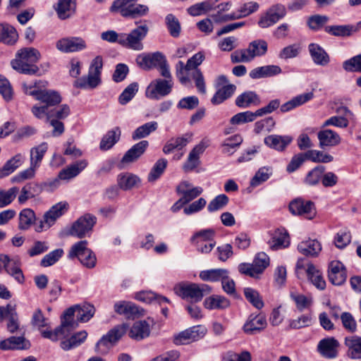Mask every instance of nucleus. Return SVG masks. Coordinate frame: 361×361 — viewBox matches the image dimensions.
<instances>
[{
	"label": "nucleus",
	"instance_id": "f257e3e1",
	"mask_svg": "<svg viewBox=\"0 0 361 361\" xmlns=\"http://www.w3.org/2000/svg\"><path fill=\"white\" fill-rule=\"evenodd\" d=\"M94 311V306L90 304L78 305L68 308L61 317V325L56 328V334L70 333L77 327L78 324L73 320L75 313L78 321L86 322L93 317Z\"/></svg>",
	"mask_w": 361,
	"mask_h": 361
},
{
	"label": "nucleus",
	"instance_id": "f03ea898",
	"mask_svg": "<svg viewBox=\"0 0 361 361\" xmlns=\"http://www.w3.org/2000/svg\"><path fill=\"white\" fill-rule=\"evenodd\" d=\"M39 51L32 47L21 49L16 54V58L11 61L12 68L18 72L27 75H35L39 68L34 63L40 59Z\"/></svg>",
	"mask_w": 361,
	"mask_h": 361
},
{
	"label": "nucleus",
	"instance_id": "7ed1b4c3",
	"mask_svg": "<svg viewBox=\"0 0 361 361\" xmlns=\"http://www.w3.org/2000/svg\"><path fill=\"white\" fill-rule=\"evenodd\" d=\"M175 293L183 299L196 303L202 300L204 295L212 293V288L207 284L183 282L174 287Z\"/></svg>",
	"mask_w": 361,
	"mask_h": 361
},
{
	"label": "nucleus",
	"instance_id": "20e7f679",
	"mask_svg": "<svg viewBox=\"0 0 361 361\" xmlns=\"http://www.w3.org/2000/svg\"><path fill=\"white\" fill-rule=\"evenodd\" d=\"M137 27L128 34H120L119 44L133 50L140 51L143 49L142 41L147 36L149 27L147 21L136 23Z\"/></svg>",
	"mask_w": 361,
	"mask_h": 361
},
{
	"label": "nucleus",
	"instance_id": "39448f33",
	"mask_svg": "<svg viewBox=\"0 0 361 361\" xmlns=\"http://www.w3.org/2000/svg\"><path fill=\"white\" fill-rule=\"evenodd\" d=\"M103 61L101 56H96L91 62L87 76L78 78L74 86L78 88L90 90L97 87L101 82V72Z\"/></svg>",
	"mask_w": 361,
	"mask_h": 361
},
{
	"label": "nucleus",
	"instance_id": "423d86ee",
	"mask_svg": "<svg viewBox=\"0 0 361 361\" xmlns=\"http://www.w3.org/2000/svg\"><path fill=\"white\" fill-rule=\"evenodd\" d=\"M110 11L119 12L123 17L136 18L145 16L149 8L145 5L137 4V0H116L113 2Z\"/></svg>",
	"mask_w": 361,
	"mask_h": 361
},
{
	"label": "nucleus",
	"instance_id": "0eeeda50",
	"mask_svg": "<svg viewBox=\"0 0 361 361\" xmlns=\"http://www.w3.org/2000/svg\"><path fill=\"white\" fill-rule=\"evenodd\" d=\"M40 83H42V86L44 87L47 82L39 81L35 82L34 85L25 86L26 93L35 97L37 100L44 103V106H47V108L59 104L61 98L57 92L48 90H37Z\"/></svg>",
	"mask_w": 361,
	"mask_h": 361
},
{
	"label": "nucleus",
	"instance_id": "6e6552de",
	"mask_svg": "<svg viewBox=\"0 0 361 361\" xmlns=\"http://www.w3.org/2000/svg\"><path fill=\"white\" fill-rule=\"evenodd\" d=\"M87 241L81 240L75 243L68 252V257H77L81 264L87 268H93L97 262L96 256L93 252L87 248Z\"/></svg>",
	"mask_w": 361,
	"mask_h": 361
},
{
	"label": "nucleus",
	"instance_id": "1a4fd4ad",
	"mask_svg": "<svg viewBox=\"0 0 361 361\" xmlns=\"http://www.w3.org/2000/svg\"><path fill=\"white\" fill-rule=\"evenodd\" d=\"M68 209V204L66 202H60L53 205L49 211L43 216V219L40 220L35 227V231L38 233L43 230L49 228L54 224L56 221L63 215Z\"/></svg>",
	"mask_w": 361,
	"mask_h": 361
},
{
	"label": "nucleus",
	"instance_id": "9d476101",
	"mask_svg": "<svg viewBox=\"0 0 361 361\" xmlns=\"http://www.w3.org/2000/svg\"><path fill=\"white\" fill-rule=\"evenodd\" d=\"M96 221L97 219L94 216L90 214H85L72 224L67 234L78 238H82L92 231Z\"/></svg>",
	"mask_w": 361,
	"mask_h": 361
},
{
	"label": "nucleus",
	"instance_id": "9b49d317",
	"mask_svg": "<svg viewBox=\"0 0 361 361\" xmlns=\"http://www.w3.org/2000/svg\"><path fill=\"white\" fill-rule=\"evenodd\" d=\"M173 86V80L158 78L150 82L146 90V95L152 99H159L169 94Z\"/></svg>",
	"mask_w": 361,
	"mask_h": 361
},
{
	"label": "nucleus",
	"instance_id": "f8f14e48",
	"mask_svg": "<svg viewBox=\"0 0 361 361\" xmlns=\"http://www.w3.org/2000/svg\"><path fill=\"white\" fill-rule=\"evenodd\" d=\"M207 333V329L202 325L194 326L176 335L173 342L176 345H184L202 338Z\"/></svg>",
	"mask_w": 361,
	"mask_h": 361
},
{
	"label": "nucleus",
	"instance_id": "ddd939ff",
	"mask_svg": "<svg viewBox=\"0 0 361 361\" xmlns=\"http://www.w3.org/2000/svg\"><path fill=\"white\" fill-rule=\"evenodd\" d=\"M286 8L282 4H276L270 8L258 21V25L262 28L269 27L276 23L286 15Z\"/></svg>",
	"mask_w": 361,
	"mask_h": 361
},
{
	"label": "nucleus",
	"instance_id": "4468645a",
	"mask_svg": "<svg viewBox=\"0 0 361 361\" xmlns=\"http://www.w3.org/2000/svg\"><path fill=\"white\" fill-rule=\"evenodd\" d=\"M289 210L294 215H303L309 219H312L316 213L314 204L312 201H305L301 198L291 201Z\"/></svg>",
	"mask_w": 361,
	"mask_h": 361
},
{
	"label": "nucleus",
	"instance_id": "2eb2a0df",
	"mask_svg": "<svg viewBox=\"0 0 361 361\" xmlns=\"http://www.w3.org/2000/svg\"><path fill=\"white\" fill-rule=\"evenodd\" d=\"M338 341L334 337L322 339L317 345L318 353L324 357L333 359L338 355Z\"/></svg>",
	"mask_w": 361,
	"mask_h": 361
},
{
	"label": "nucleus",
	"instance_id": "dca6fc26",
	"mask_svg": "<svg viewBox=\"0 0 361 361\" xmlns=\"http://www.w3.org/2000/svg\"><path fill=\"white\" fill-rule=\"evenodd\" d=\"M154 324V319L149 317L147 320L135 322L130 329L129 336L137 341L148 337L150 334V326Z\"/></svg>",
	"mask_w": 361,
	"mask_h": 361
},
{
	"label": "nucleus",
	"instance_id": "f3484780",
	"mask_svg": "<svg viewBox=\"0 0 361 361\" xmlns=\"http://www.w3.org/2000/svg\"><path fill=\"white\" fill-rule=\"evenodd\" d=\"M329 281L335 286H341L347 279L346 269L339 261H333L330 263L328 273Z\"/></svg>",
	"mask_w": 361,
	"mask_h": 361
},
{
	"label": "nucleus",
	"instance_id": "a211bd4d",
	"mask_svg": "<svg viewBox=\"0 0 361 361\" xmlns=\"http://www.w3.org/2000/svg\"><path fill=\"white\" fill-rule=\"evenodd\" d=\"M209 146V140H202L190 152L186 162L183 165L185 171H192L200 164V155L204 152Z\"/></svg>",
	"mask_w": 361,
	"mask_h": 361
},
{
	"label": "nucleus",
	"instance_id": "6ab92c4d",
	"mask_svg": "<svg viewBox=\"0 0 361 361\" xmlns=\"http://www.w3.org/2000/svg\"><path fill=\"white\" fill-rule=\"evenodd\" d=\"M56 48L63 52H73L86 47L85 41L81 38H63L56 42Z\"/></svg>",
	"mask_w": 361,
	"mask_h": 361
},
{
	"label": "nucleus",
	"instance_id": "aec40b11",
	"mask_svg": "<svg viewBox=\"0 0 361 361\" xmlns=\"http://www.w3.org/2000/svg\"><path fill=\"white\" fill-rule=\"evenodd\" d=\"M267 325V322L265 317L251 314L243 325V329L245 334L252 335L262 331L266 328Z\"/></svg>",
	"mask_w": 361,
	"mask_h": 361
},
{
	"label": "nucleus",
	"instance_id": "412c9836",
	"mask_svg": "<svg viewBox=\"0 0 361 361\" xmlns=\"http://www.w3.org/2000/svg\"><path fill=\"white\" fill-rule=\"evenodd\" d=\"M308 51L313 62L318 66H326L330 62V57L323 47L316 43L308 45Z\"/></svg>",
	"mask_w": 361,
	"mask_h": 361
},
{
	"label": "nucleus",
	"instance_id": "4be33fe9",
	"mask_svg": "<svg viewBox=\"0 0 361 361\" xmlns=\"http://www.w3.org/2000/svg\"><path fill=\"white\" fill-rule=\"evenodd\" d=\"M293 138L289 135H270L267 136L264 144L276 151L283 152L292 142Z\"/></svg>",
	"mask_w": 361,
	"mask_h": 361
},
{
	"label": "nucleus",
	"instance_id": "5701e85b",
	"mask_svg": "<svg viewBox=\"0 0 361 361\" xmlns=\"http://www.w3.org/2000/svg\"><path fill=\"white\" fill-rule=\"evenodd\" d=\"M176 192L182 195L181 197L188 204L202 194L203 189L201 187L192 188L189 182L183 181L177 186Z\"/></svg>",
	"mask_w": 361,
	"mask_h": 361
},
{
	"label": "nucleus",
	"instance_id": "b1692460",
	"mask_svg": "<svg viewBox=\"0 0 361 361\" xmlns=\"http://www.w3.org/2000/svg\"><path fill=\"white\" fill-rule=\"evenodd\" d=\"M282 70L276 65H267L255 68L250 71L249 75L252 79L270 78L281 73Z\"/></svg>",
	"mask_w": 361,
	"mask_h": 361
},
{
	"label": "nucleus",
	"instance_id": "393cba45",
	"mask_svg": "<svg viewBox=\"0 0 361 361\" xmlns=\"http://www.w3.org/2000/svg\"><path fill=\"white\" fill-rule=\"evenodd\" d=\"M87 166V161L85 159L79 160L62 169L59 173V177L61 180H70L77 176Z\"/></svg>",
	"mask_w": 361,
	"mask_h": 361
},
{
	"label": "nucleus",
	"instance_id": "a878e982",
	"mask_svg": "<svg viewBox=\"0 0 361 361\" xmlns=\"http://www.w3.org/2000/svg\"><path fill=\"white\" fill-rule=\"evenodd\" d=\"M268 243L271 250L285 248L290 243L288 233L284 228H278L274 232Z\"/></svg>",
	"mask_w": 361,
	"mask_h": 361
},
{
	"label": "nucleus",
	"instance_id": "bb28decb",
	"mask_svg": "<svg viewBox=\"0 0 361 361\" xmlns=\"http://www.w3.org/2000/svg\"><path fill=\"white\" fill-rule=\"evenodd\" d=\"M317 137L321 148L336 146L341 142L339 135L330 129L320 130L317 134Z\"/></svg>",
	"mask_w": 361,
	"mask_h": 361
},
{
	"label": "nucleus",
	"instance_id": "cd10ccee",
	"mask_svg": "<svg viewBox=\"0 0 361 361\" xmlns=\"http://www.w3.org/2000/svg\"><path fill=\"white\" fill-rule=\"evenodd\" d=\"M203 305L206 309L209 310H222L229 307L231 302L228 299L223 295H212L204 299Z\"/></svg>",
	"mask_w": 361,
	"mask_h": 361
},
{
	"label": "nucleus",
	"instance_id": "c85d7f7f",
	"mask_svg": "<svg viewBox=\"0 0 361 361\" xmlns=\"http://www.w3.org/2000/svg\"><path fill=\"white\" fill-rule=\"evenodd\" d=\"M298 250L305 256L317 257L322 250V245L315 239H308L300 242L298 245Z\"/></svg>",
	"mask_w": 361,
	"mask_h": 361
},
{
	"label": "nucleus",
	"instance_id": "c756f323",
	"mask_svg": "<svg viewBox=\"0 0 361 361\" xmlns=\"http://www.w3.org/2000/svg\"><path fill=\"white\" fill-rule=\"evenodd\" d=\"M149 145L147 140H142L134 145L128 149L121 159L122 163H132L135 161L146 150Z\"/></svg>",
	"mask_w": 361,
	"mask_h": 361
},
{
	"label": "nucleus",
	"instance_id": "7c9ffc66",
	"mask_svg": "<svg viewBox=\"0 0 361 361\" xmlns=\"http://www.w3.org/2000/svg\"><path fill=\"white\" fill-rule=\"evenodd\" d=\"M30 343L23 336H11L0 342L1 350H24L27 349Z\"/></svg>",
	"mask_w": 361,
	"mask_h": 361
},
{
	"label": "nucleus",
	"instance_id": "2f4dec72",
	"mask_svg": "<svg viewBox=\"0 0 361 361\" xmlns=\"http://www.w3.org/2000/svg\"><path fill=\"white\" fill-rule=\"evenodd\" d=\"M324 31L334 37H346L356 32L357 28L352 25H335L326 26Z\"/></svg>",
	"mask_w": 361,
	"mask_h": 361
},
{
	"label": "nucleus",
	"instance_id": "473e14b6",
	"mask_svg": "<svg viewBox=\"0 0 361 361\" xmlns=\"http://www.w3.org/2000/svg\"><path fill=\"white\" fill-rule=\"evenodd\" d=\"M121 130L116 127L109 130L102 138L99 149L102 151H106L113 147V146L120 140Z\"/></svg>",
	"mask_w": 361,
	"mask_h": 361
},
{
	"label": "nucleus",
	"instance_id": "72a5a7b5",
	"mask_svg": "<svg viewBox=\"0 0 361 361\" xmlns=\"http://www.w3.org/2000/svg\"><path fill=\"white\" fill-rule=\"evenodd\" d=\"M18 38V35L13 26L6 23H0V42L6 44H14Z\"/></svg>",
	"mask_w": 361,
	"mask_h": 361
},
{
	"label": "nucleus",
	"instance_id": "f704fd0d",
	"mask_svg": "<svg viewBox=\"0 0 361 361\" xmlns=\"http://www.w3.org/2000/svg\"><path fill=\"white\" fill-rule=\"evenodd\" d=\"M260 99L258 95L252 91H247L238 95L235 101V104L240 108H248L252 105L257 106L259 104Z\"/></svg>",
	"mask_w": 361,
	"mask_h": 361
},
{
	"label": "nucleus",
	"instance_id": "c9c22d12",
	"mask_svg": "<svg viewBox=\"0 0 361 361\" xmlns=\"http://www.w3.org/2000/svg\"><path fill=\"white\" fill-rule=\"evenodd\" d=\"M140 178L133 173H125L118 175L117 183L119 188L123 190H129L137 187L140 183Z\"/></svg>",
	"mask_w": 361,
	"mask_h": 361
},
{
	"label": "nucleus",
	"instance_id": "e433bc0d",
	"mask_svg": "<svg viewBox=\"0 0 361 361\" xmlns=\"http://www.w3.org/2000/svg\"><path fill=\"white\" fill-rule=\"evenodd\" d=\"M56 11L61 20L70 18L75 11V0H59Z\"/></svg>",
	"mask_w": 361,
	"mask_h": 361
},
{
	"label": "nucleus",
	"instance_id": "4c0bfd02",
	"mask_svg": "<svg viewBox=\"0 0 361 361\" xmlns=\"http://www.w3.org/2000/svg\"><path fill=\"white\" fill-rule=\"evenodd\" d=\"M308 279L319 290H323L326 288V281H324L322 273L312 264H308L306 269Z\"/></svg>",
	"mask_w": 361,
	"mask_h": 361
},
{
	"label": "nucleus",
	"instance_id": "58836bf2",
	"mask_svg": "<svg viewBox=\"0 0 361 361\" xmlns=\"http://www.w3.org/2000/svg\"><path fill=\"white\" fill-rule=\"evenodd\" d=\"M313 97L312 92L302 94L293 97L292 99L280 106L281 112H288L308 102Z\"/></svg>",
	"mask_w": 361,
	"mask_h": 361
},
{
	"label": "nucleus",
	"instance_id": "ea45409f",
	"mask_svg": "<svg viewBox=\"0 0 361 361\" xmlns=\"http://www.w3.org/2000/svg\"><path fill=\"white\" fill-rule=\"evenodd\" d=\"M345 344L348 348V353L350 358H361V337L356 336L346 337Z\"/></svg>",
	"mask_w": 361,
	"mask_h": 361
},
{
	"label": "nucleus",
	"instance_id": "a19ab883",
	"mask_svg": "<svg viewBox=\"0 0 361 361\" xmlns=\"http://www.w3.org/2000/svg\"><path fill=\"white\" fill-rule=\"evenodd\" d=\"M135 298L137 300L145 302L152 303L153 302H157L161 305L163 302L169 303L170 300L162 295H159L157 293L152 291H141L135 294Z\"/></svg>",
	"mask_w": 361,
	"mask_h": 361
},
{
	"label": "nucleus",
	"instance_id": "79ce46f5",
	"mask_svg": "<svg viewBox=\"0 0 361 361\" xmlns=\"http://www.w3.org/2000/svg\"><path fill=\"white\" fill-rule=\"evenodd\" d=\"M235 89V85L232 84L223 86L216 92L211 99L212 103L214 105L221 104L233 94Z\"/></svg>",
	"mask_w": 361,
	"mask_h": 361
},
{
	"label": "nucleus",
	"instance_id": "37998d69",
	"mask_svg": "<svg viewBox=\"0 0 361 361\" xmlns=\"http://www.w3.org/2000/svg\"><path fill=\"white\" fill-rule=\"evenodd\" d=\"M228 274V271L226 269H214L202 271L200 273V278L204 281L216 282L222 281Z\"/></svg>",
	"mask_w": 361,
	"mask_h": 361
},
{
	"label": "nucleus",
	"instance_id": "c03bdc74",
	"mask_svg": "<svg viewBox=\"0 0 361 361\" xmlns=\"http://www.w3.org/2000/svg\"><path fill=\"white\" fill-rule=\"evenodd\" d=\"M158 123L156 121L146 123L137 128L132 134L133 140H140L147 137L150 133L157 130Z\"/></svg>",
	"mask_w": 361,
	"mask_h": 361
},
{
	"label": "nucleus",
	"instance_id": "a18cd8bd",
	"mask_svg": "<svg viewBox=\"0 0 361 361\" xmlns=\"http://www.w3.org/2000/svg\"><path fill=\"white\" fill-rule=\"evenodd\" d=\"M268 49L266 41L263 39H257L251 42L247 48L248 53L253 60L256 56L264 55Z\"/></svg>",
	"mask_w": 361,
	"mask_h": 361
},
{
	"label": "nucleus",
	"instance_id": "49530a36",
	"mask_svg": "<svg viewBox=\"0 0 361 361\" xmlns=\"http://www.w3.org/2000/svg\"><path fill=\"white\" fill-rule=\"evenodd\" d=\"M87 336V333L85 331H79L75 334H73L71 338L63 341L61 343V347L65 350H68L73 348H75L80 345L82 343L85 341Z\"/></svg>",
	"mask_w": 361,
	"mask_h": 361
},
{
	"label": "nucleus",
	"instance_id": "de8ad7c7",
	"mask_svg": "<svg viewBox=\"0 0 361 361\" xmlns=\"http://www.w3.org/2000/svg\"><path fill=\"white\" fill-rule=\"evenodd\" d=\"M35 221V214L31 209H24L19 214L18 228L27 230Z\"/></svg>",
	"mask_w": 361,
	"mask_h": 361
},
{
	"label": "nucleus",
	"instance_id": "09e8293b",
	"mask_svg": "<svg viewBox=\"0 0 361 361\" xmlns=\"http://www.w3.org/2000/svg\"><path fill=\"white\" fill-rule=\"evenodd\" d=\"M47 149V142H42L38 146L32 147L30 149V164L38 168Z\"/></svg>",
	"mask_w": 361,
	"mask_h": 361
},
{
	"label": "nucleus",
	"instance_id": "8fccbe9b",
	"mask_svg": "<svg viewBox=\"0 0 361 361\" xmlns=\"http://www.w3.org/2000/svg\"><path fill=\"white\" fill-rule=\"evenodd\" d=\"M273 169L270 166H263L258 169L250 180L252 187H257L267 181L272 175Z\"/></svg>",
	"mask_w": 361,
	"mask_h": 361
},
{
	"label": "nucleus",
	"instance_id": "3c124183",
	"mask_svg": "<svg viewBox=\"0 0 361 361\" xmlns=\"http://www.w3.org/2000/svg\"><path fill=\"white\" fill-rule=\"evenodd\" d=\"M215 231L212 228L202 229L194 233L190 238L192 244L214 241Z\"/></svg>",
	"mask_w": 361,
	"mask_h": 361
},
{
	"label": "nucleus",
	"instance_id": "603ef678",
	"mask_svg": "<svg viewBox=\"0 0 361 361\" xmlns=\"http://www.w3.org/2000/svg\"><path fill=\"white\" fill-rule=\"evenodd\" d=\"M24 161V157L21 154H17L8 159L3 166L4 175L8 176L19 168Z\"/></svg>",
	"mask_w": 361,
	"mask_h": 361
},
{
	"label": "nucleus",
	"instance_id": "864d4df0",
	"mask_svg": "<svg viewBox=\"0 0 361 361\" xmlns=\"http://www.w3.org/2000/svg\"><path fill=\"white\" fill-rule=\"evenodd\" d=\"M168 164L166 159L161 158L157 161L151 169L147 180L149 182H154L157 180L165 171Z\"/></svg>",
	"mask_w": 361,
	"mask_h": 361
},
{
	"label": "nucleus",
	"instance_id": "5fc2aeb1",
	"mask_svg": "<svg viewBox=\"0 0 361 361\" xmlns=\"http://www.w3.org/2000/svg\"><path fill=\"white\" fill-rule=\"evenodd\" d=\"M325 171V167L319 165L314 167L307 174L305 182L310 185H315L322 180V176Z\"/></svg>",
	"mask_w": 361,
	"mask_h": 361
},
{
	"label": "nucleus",
	"instance_id": "6e6d98bb",
	"mask_svg": "<svg viewBox=\"0 0 361 361\" xmlns=\"http://www.w3.org/2000/svg\"><path fill=\"white\" fill-rule=\"evenodd\" d=\"M307 160H311L315 163H329L333 161L334 157L329 154H324L321 151L311 149L305 152Z\"/></svg>",
	"mask_w": 361,
	"mask_h": 361
},
{
	"label": "nucleus",
	"instance_id": "4d7b16f0",
	"mask_svg": "<svg viewBox=\"0 0 361 361\" xmlns=\"http://www.w3.org/2000/svg\"><path fill=\"white\" fill-rule=\"evenodd\" d=\"M258 117L255 112L250 111L238 113L230 119V123L232 125H241L246 123L252 122Z\"/></svg>",
	"mask_w": 361,
	"mask_h": 361
},
{
	"label": "nucleus",
	"instance_id": "13d9d810",
	"mask_svg": "<svg viewBox=\"0 0 361 361\" xmlns=\"http://www.w3.org/2000/svg\"><path fill=\"white\" fill-rule=\"evenodd\" d=\"M244 295L245 298L249 301L258 310L264 307V302L259 293L252 288H245L244 289Z\"/></svg>",
	"mask_w": 361,
	"mask_h": 361
},
{
	"label": "nucleus",
	"instance_id": "bf43d9fd",
	"mask_svg": "<svg viewBox=\"0 0 361 361\" xmlns=\"http://www.w3.org/2000/svg\"><path fill=\"white\" fill-rule=\"evenodd\" d=\"M312 315L311 313L302 314L295 319H291L289 322V328L292 329H300L304 327L310 326L312 324Z\"/></svg>",
	"mask_w": 361,
	"mask_h": 361
},
{
	"label": "nucleus",
	"instance_id": "052dcab7",
	"mask_svg": "<svg viewBox=\"0 0 361 361\" xmlns=\"http://www.w3.org/2000/svg\"><path fill=\"white\" fill-rule=\"evenodd\" d=\"M188 140L185 137H176L169 140L163 147V152L165 154H169L175 149H181L186 146Z\"/></svg>",
	"mask_w": 361,
	"mask_h": 361
},
{
	"label": "nucleus",
	"instance_id": "680f3d73",
	"mask_svg": "<svg viewBox=\"0 0 361 361\" xmlns=\"http://www.w3.org/2000/svg\"><path fill=\"white\" fill-rule=\"evenodd\" d=\"M166 24L170 35L173 37H179L181 31L179 20L173 14H168L166 16Z\"/></svg>",
	"mask_w": 361,
	"mask_h": 361
},
{
	"label": "nucleus",
	"instance_id": "e2e57ef3",
	"mask_svg": "<svg viewBox=\"0 0 361 361\" xmlns=\"http://www.w3.org/2000/svg\"><path fill=\"white\" fill-rule=\"evenodd\" d=\"M138 91V85L137 82H133L127 86L118 97V102L121 104L125 105L128 103L136 94Z\"/></svg>",
	"mask_w": 361,
	"mask_h": 361
},
{
	"label": "nucleus",
	"instance_id": "0e129e2a",
	"mask_svg": "<svg viewBox=\"0 0 361 361\" xmlns=\"http://www.w3.org/2000/svg\"><path fill=\"white\" fill-rule=\"evenodd\" d=\"M19 191L18 188L12 187L8 190H0V208L10 204L16 198Z\"/></svg>",
	"mask_w": 361,
	"mask_h": 361
},
{
	"label": "nucleus",
	"instance_id": "69168bd1",
	"mask_svg": "<svg viewBox=\"0 0 361 361\" xmlns=\"http://www.w3.org/2000/svg\"><path fill=\"white\" fill-rule=\"evenodd\" d=\"M63 255V250L62 249H56L44 256L40 261V265L43 267L52 266L60 259Z\"/></svg>",
	"mask_w": 361,
	"mask_h": 361
},
{
	"label": "nucleus",
	"instance_id": "338daca9",
	"mask_svg": "<svg viewBox=\"0 0 361 361\" xmlns=\"http://www.w3.org/2000/svg\"><path fill=\"white\" fill-rule=\"evenodd\" d=\"M128 326L126 324L117 325L111 329L106 336L110 339L114 345H115L121 337L126 333Z\"/></svg>",
	"mask_w": 361,
	"mask_h": 361
},
{
	"label": "nucleus",
	"instance_id": "774afa93",
	"mask_svg": "<svg viewBox=\"0 0 361 361\" xmlns=\"http://www.w3.org/2000/svg\"><path fill=\"white\" fill-rule=\"evenodd\" d=\"M343 68L348 72L361 73V54L345 61L343 63Z\"/></svg>",
	"mask_w": 361,
	"mask_h": 361
}]
</instances>
